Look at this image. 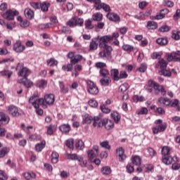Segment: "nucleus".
<instances>
[{
  "instance_id": "nucleus-1",
  "label": "nucleus",
  "mask_w": 180,
  "mask_h": 180,
  "mask_svg": "<svg viewBox=\"0 0 180 180\" xmlns=\"http://www.w3.org/2000/svg\"><path fill=\"white\" fill-rule=\"evenodd\" d=\"M29 103L36 109V113L38 114L39 116H42L44 111L43 109L40 108V105H44V98H40L39 92L35 91L34 93L32 96L30 98Z\"/></svg>"
},
{
  "instance_id": "nucleus-2",
  "label": "nucleus",
  "mask_w": 180,
  "mask_h": 180,
  "mask_svg": "<svg viewBox=\"0 0 180 180\" xmlns=\"http://www.w3.org/2000/svg\"><path fill=\"white\" fill-rule=\"evenodd\" d=\"M155 127L152 128L153 134H158V133H164L165 130H167V122H162V120H156L155 121Z\"/></svg>"
},
{
  "instance_id": "nucleus-3",
  "label": "nucleus",
  "mask_w": 180,
  "mask_h": 180,
  "mask_svg": "<svg viewBox=\"0 0 180 180\" xmlns=\"http://www.w3.org/2000/svg\"><path fill=\"white\" fill-rule=\"evenodd\" d=\"M112 51H113L112 46H105L104 50L99 52L98 56L101 58L110 60V58H112Z\"/></svg>"
},
{
  "instance_id": "nucleus-4",
  "label": "nucleus",
  "mask_w": 180,
  "mask_h": 180,
  "mask_svg": "<svg viewBox=\"0 0 180 180\" xmlns=\"http://www.w3.org/2000/svg\"><path fill=\"white\" fill-rule=\"evenodd\" d=\"M2 16L7 20H14L15 16H19V12L18 10L8 9L2 14Z\"/></svg>"
},
{
  "instance_id": "nucleus-5",
  "label": "nucleus",
  "mask_w": 180,
  "mask_h": 180,
  "mask_svg": "<svg viewBox=\"0 0 180 180\" xmlns=\"http://www.w3.org/2000/svg\"><path fill=\"white\" fill-rule=\"evenodd\" d=\"M87 91L91 95H98L99 94V89L91 80L87 81Z\"/></svg>"
},
{
  "instance_id": "nucleus-6",
  "label": "nucleus",
  "mask_w": 180,
  "mask_h": 180,
  "mask_svg": "<svg viewBox=\"0 0 180 180\" xmlns=\"http://www.w3.org/2000/svg\"><path fill=\"white\" fill-rule=\"evenodd\" d=\"M112 40V36L110 35H105L101 37H99V47L101 49H105V47H109L108 46V43H109Z\"/></svg>"
},
{
  "instance_id": "nucleus-7",
  "label": "nucleus",
  "mask_w": 180,
  "mask_h": 180,
  "mask_svg": "<svg viewBox=\"0 0 180 180\" xmlns=\"http://www.w3.org/2000/svg\"><path fill=\"white\" fill-rule=\"evenodd\" d=\"M149 85H151V86H153V89L155 91H158V92H160L162 95H165L166 91L165 89H164V86L155 83L153 80H149Z\"/></svg>"
},
{
  "instance_id": "nucleus-8",
  "label": "nucleus",
  "mask_w": 180,
  "mask_h": 180,
  "mask_svg": "<svg viewBox=\"0 0 180 180\" xmlns=\"http://www.w3.org/2000/svg\"><path fill=\"white\" fill-rule=\"evenodd\" d=\"M116 154L120 162H124L127 158V156L124 154V150L122 147L116 149Z\"/></svg>"
},
{
  "instance_id": "nucleus-9",
  "label": "nucleus",
  "mask_w": 180,
  "mask_h": 180,
  "mask_svg": "<svg viewBox=\"0 0 180 180\" xmlns=\"http://www.w3.org/2000/svg\"><path fill=\"white\" fill-rule=\"evenodd\" d=\"M98 46H99V37L91 39L89 44V51H95V50H98Z\"/></svg>"
},
{
  "instance_id": "nucleus-10",
  "label": "nucleus",
  "mask_w": 180,
  "mask_h": 180,
  "mask_svg": "<svg viewBox=\"0 0 180 180\" xmlns=\"http://www.w3.org/2000/svg\"><path fill=\"white\" fill-rule=\"evenodd\" d=\"M6 109L8 113L14 117H16L20 115V113H19V110L18 109V107L15 105H9L6 108Z\"/></svg>"
},
{
  "instance_id": "nucleus-11",
  "label": "nucleus",
  "mask_w": 180,
  "mask_h": 180,
  "mask_svg": "<svg viewBox=\"0 0 180 180\" xmlns=\"http://www.w3.org/2000/svg\"><path fill=\"white\" fill-rule=\"evenodd\" d=\"M26 49V46L25 45L22 44V41H17L13 46V50L16 53H23L25 50Z\"/></svg>"
},
{
  "instance_id": "nucleus-12",
  "label": "nucleus",
  "mask_w": 180,
  "mask_h": 180,
  "mask_svg": "<svg viewBox=\"0 0 180 180\" xmlns=\"http://www.w3.org/2000/svg\"><path fill=\"white\" fill-rule=\"evenodd\" d=\"M162 162L163 164H165V165H170V164H172L173 162H179V160L176 156H169L162 158Z\"/></svg>"
},
{
  "instance_id": "nucleus-13",
  "label": "nucleus",
  "mask_w": 180,
  "mask_h": 180,
  "mask_svg": "<svg viewBox=\"0 0 180 180\" xmlns=\"http://www.w3.org/2000/svg\"><path fill=\"white\" fill-rule=\"evenodd\" d=\"M103 126H104L106 130H112V129L115 127V123L113 121L108 118H105L103 120Z\"/></svg>"
},
{
  "instance_id": "nucleus-14",
  "label": "nucleus",
  "mask_w": 180,
  "mask_h": 180,
  "mask_svg": "<svg viewBox=\"0 0 180 180\" xmlns=\"http://www.w3.org/2000/svg\"><path fill=\"white\" fill-rule=\"evenodd\" d=\"M106 18L111 22H120V16L116 13H108L106 14Z\"/></svg>"
},
{
  "instance_id": "nucleus-15",
  "label": "nucleus",
  "mask_w": 180,
  "mask_h": 180,
  "mask_svg": "<svg viewBox=\"0 0 180 180\" xmlns=\"http://www.w3.org/2000/svg\"><path fill=\"white\" fill-rule=\"evenodd\" d=\"M94 127H103V120L101 119V117H94L92 120Z\"/></svg>"
},
{
  "instance_id": "nucleus-16",
  "label": "nucleus",
  "mask_w": 180,
  "mask_h": 180,
  "mask_svg": "<svg viewBox=\"0 0 180 180\" xmlns=\"http://www.w3.org/2000/svg\"><path fill=\"white\" fill-rule=\"evenodd\" d=\"M11 118H9V116L6 115L4 112H0V123L2 124H8Z\"/></svg>"
},
{
  "instance_id": "nucleus-17",
  "label": "nucleus",
  "mask_w": 180,
  "mask_h": 180,
  "mask_svg": "<svg viewBox=\"0 0 180 180\" xmlns=\"http://www.w3.org/2000/svg\"><path fill=\"white\" fill-rule=\"evenodd\" d=\"M32 73V71L27 68H22L21 70L18 72L19 77H23V78H27L29 75Z\"/></svg>"
},
{
  "instance_id": "nucleus-18",
  "label": "nucleus",
  "mask_w": 180,
  "mask_h": 180,
  "mask_svg": "<svg viewBox=\"0 0 180 180\" xmlns=\"http://www.w3.org/2000/svg\"><path fill=\"white\" fill-rule=\"evenodd\" d=\"M44 101H45L47 105H53V103H54V101H56V98L53 94H46L44 96Z\"/></svg>"
},
{
  "instance_id": "nucleus-19",
  "label": "nucleus",
  "mask_w": 180,
  "mask_h": 180,
  "mask_svg": "<svg viewBox=\"0 0 180 180\" xmlns=\"http://www.w3.org/2000/svg\"><path fill=\"white\" fill-rule=\"evenodd\" d=\"M24 15L27 19H30V20L34 18V11L30 8H27L24 11Z\"/></svg>"
},
{
  "instance_id": "nucleus-20",
  "label": "nucleus",
  "mask_w": 180,
  "mask_h": 180,
  "mask_svg": "<svg viewBox=\"0 0 180 180\" xmlns=\"http://www.w3.org/2000/svg\"><path fill=\"white\" fill-rule=\"evenodd\" d=\"M94 117L89 114L82 115V124H91L92 123Z\"/></svg>"
},
{
  "instance_id": "nucleus-21",
  "label": "nucleus",
  "mask_w": 180,
  "mask_h": 180,
  "mask_svg": "<svg viewBox=\"0 0 180 180\" xmlns=\"http://www.w3.org/2000/svg\"><path fill=\"white\" fill-rule=\"evenodd\" d=\"M167 65H168V62L165 61L164 59H160L155 67L156 68L160 67L161 70H167Z\"/></svg>"
},
{
  "instance_id": "nucleus-22",
  "label": "nucleus",
  "mask_w": 180,
  "mask_h": 180,
  "mask_svg": "<svg viewBox=\"0 0 180 180\" xmlns=\"http://www.w3.org/2000/svg\"><path fill=\"white\" fill-rule=\"evenodd\" d=\"M158 103H161V105H164L165 106H169L171 105V100L168 98H160L158 99Z\"/></svg>"
},
{
  "instance_id": "nucleus-23",
  "label": "nucleus",
  "mask_w": 180,
  "mask_h": 180,
  "mask_svg": "<svg viewBox=\"0 0 180 180\" xmlns=\"http://www.w3.org/2000/svg\"><path fill=\"white\" fill-rule=\"evenodd\" d=\"M46 64L49 67H56V65H58V60L54 58H51L46 60Z\"/></svg>"
},
{
  "instance_id": "nucleus-24",
  "label": "nucleus",
  "mask_w": 180,
  "mask_h": 180,
  "mask_svg": "<svg viewBox=\"0 0 180 180\" xmlns=\"http://www.w3.org/2000/svg\"><path fill=\"white\" fill-rule=\"evenodd\" d=\"M40 9L42 12H49V8H50L51 4L49 2L44 1L40 3Z\"/></svg>"
},
{
  "instance_id": "nucleus-25",
  "label": "nucleus",
  "mask_w": 180,
  "mask_h": 180,
  "mask_svg": "<svg viewBox=\"0 0 180 180\" xmlns=\"http://www.w3.org/2000/svg\"><path fill=\"white\" fill-rule=\"evenodd\" d=\"M23 176L26 180L35 179L36 174L34 172H25L23 174Z\"/></svg>"
},
{
  "instance_id": "nucleus-26",
  "label": "nucleus",
  "mask_w": 180,
  "mask_h": 180,
  "mask_svg": "<svg viewBox=\"0 0 180 180\" xmlns=\"http://www.w3.org/2000/svg\"><path fill=\"white\" fill-rule=\"evenodd\" d=\"M82 60H85L82 56L76 55L75 56L74 58L70 60V63L75 65V64H77V63H79V61H82Z\"/></svg>"
},
{
  "instance_id": "nucleus-27",
  "label": "nucleus",
  "mask_w": 180,
  "mask_h": 180,
  "mask_svg": "<svg viewBox=\"0 0 180 180\" xmlns=\"http://www.w3.org/2000/svg\"><path fill=\"white\" fill-rule=\"evenodd\" d=\"M111 77L114 81H119V70L117 69H112L110 70Z\"/></svg>"
},
{
  "instance_id": "nucleus-28",
  "label": "nucleus",
  "mask_w": 180,
  "mask_h": 180,
  "mask_svg": "<svg viewBox=\"0 0 180 180\" xmlns=\"http://www.w3.org/2000/svg\"><path fill=\"white\" fill-rule=\"evenodd\" d=\"M103 175H110L112 174V169L109 166L103 167L101 169Z\"/></svg>"
},
{
  "instance_id": "nucleus-29",
  "label": "nucleus",
  "mask_w": 180,
  "mask_h": 180,
  "mask_svg": "<svg viewBox=\"0 0 180 180\" xmlns=\"http://www.w3.org/2000/svg\"><path fill=\"white\" fill-rule=\"evenodd\" d=\"M112 82V80H110V77H104L101 79H100V83L101 85H103L104 86H108L109 84Z\"/></svg>"
},
{
  "instance_id": "nucleus-30",
  "label": "nucleus",
  "mask_w": 180,
  "mask_h": 180,
  "mask_svg": "<svg viewBox=\"0 0 180 180\" xmlns=\"http://www.w3.org/2000/svg\"><path fill=\"white\" fill-rule=\"evenodd\" d=\"M62 133H68L71 130V127L68 124H63L59 127Z\"/></svg>"
},
{
  "instance_id": "nucleus-31",
  "label": "nucleus",
  "mask_w": 180,
  "mask_h": 180,
  "mask_svg": "<svg viewBox=\"0 0 180 180\" xmlns=\"http://www.w3.org/2000/svg\"><path fill=\"white\" fill-rule=\"evenodd\" d=\"M74 64H72V63H68L66 65H63L62 66V70L63 71H67L68 72H71V71H72V68H74Z\"/></svg>"
},
{
  "instance_id": "nucleus-32",
  "label": "nucleus",
  "mask_w": 180,
  "mask_h": 180,
  "mask_svg": "<svg viewBox=\"0 0 180 180\" xmlns=\"http://www.w3.org/2000/svg\"><path fill=\"white\" fill-rule=\"evenodd\" d=\"M92 19L95 22H101V20H102V19H103V15L101 13H96L93 14Z\"/></svg>"
},
{
  "instance_id": "nucleus-33",
  "label": "nucleus",
  "mask_w": 180,
  "mask_h": 180,
  "mask_svg": "<svg viewBox=\"0 0 180 180\" xmlns=\"http://www.w3.org/2000/svg\"><path fill=\"white\" fill-rule=\"evenodd\" d=\"M51 162L52 164H57L58 162V158L60 157V155H58V153L53 151L51 154Z\"/></svg>"
},
{
  "instance_id": "nucleus-34",
  "label": "nucleus",
  "mask_w": 180,
  "mask_h": 180,
  "mask_svg": "<svg viewBox=\"0 0 180 180\" xmlns=\"http://www.w3.org/2000/svg\"><path fill=\"white\" fill-rule=\"evenodd\" d=\"M156 43L159 46H167L168 44V39H167V38H158L156 40Z\"/></svg>"
},
{
  "instance_id": "nucleus-35",
  "label": "nucleus",
  "mask_w": 180,
  "mask_h": 180,
  "mask_svg": "<svg viewBox=\"0 0 180 180\" xmlns=\"http://www.w3.org/2000/svg\"><path fill=\"white\" fill-rule=\"evenodd\" d=\"M77 161L79 162V165H80V167H82V168H86V165L88 164V161L84 160V158L79 156Z\"/></svg>"
},
{
  "instance_id": "nucleus-36",
  "label": "nucleus",
  "mask_w": 180,
  "mask_h": 180,
  "mask_svg": "<svg viewBox=\"0 0 180 180\" xmlns=\"http://www.w3.org/2000/svg\"><path fill=\"white\" fill-rule=\"evenodd\" d=\"M111 117L113 119V120L115 122V123H119L120 122V114L119 112L114 111L111 113Z\"/></svg>"
},
{
  "instance_id": "nucleus-37",
  "label": "nucleus",
  "mask_w": 180,
  "mask_h": 180,
  "mask_svg": "<svg viewBox=\"0 0 180 180\" xmlns=\"http://www.w3.org/2000/svg\"><path fill=\"white\" fill-rule=\"evenodd\" d=\"M59 87H60L61 94H68V91H70V89H68V87H65L63 82H59Z\"/></svg>"
},
{
  "instance_id": "nucleus-38",
  "label": "nucleus",
  "mask_w": 180,
  "mask_h": 180,
  "mask_svg": "<svg viewBox=\"0 0 180 180\" xmlns=\"http://www.w3.org/2000/svg\"><path fill=\"white\" fill-rule=\"evenodd\" d=\"M13 74V72L9 70H4L0 72V75H1V77H8V78H11Z\"/></svg>"
},
{
  "instance_id": "nucleus-39",
  "label": "nucleus",
  "mask_w": 180,
  "mask_h": 180,
  "mask_svg": "<svg viewBox=\"0 0 180 180\" xmlns=\"http://www.w3.org/2000/svg\"><path fill=\"white\" fill-rule=\"evenodd\" d=\"M68 23H84V19L78 18V17H72Z\"/></svg>"
},
{
  "instance_id": "nucleus-40",
  "label": "nucleus",
  "mask_w": 180,
  "mask_h": 180,
  "mask_svg": "<svg viewBox=\"0 0 180 180\" xmlns=\"http://www.w3.org/2000/svg\"><path fill=\"white\" fill-rule=\"evenodd\" d=\"M100 146L102 148H105V150H110L111 148L110 144H109V141H103L100 142Z\"/></svg>"
},
{
  "instance_id": "nucleus-41",
  "label": "nucleus",
  "mask_w": 180,
  "mask_h": 180,
  "mask_svg": "<svg viewBox=\"0 0 180 180\" xmlns=\"http://www.w3.org/2000/svg\"><path fill=\"white\" fill-rule=\"evenodd\" d=\"M23 85H25V86H26V88H32V86H33V83L32 81H30L29 79L25 78L22 79V81Z\"/></svg>"
},
{
  "instance_id": "nucleus-42",
  "label": "nucleus",
  "mask_w": 180,
  "mask_h": 180,
  "mask_svg": "<svg viewBox=\"0 0 180 180\" xmlns=\"http://www.w3.org/2000/svg\"><path fill=\"white\" fill-rule=\"evenodd\" d=\"M44 147H46V141H42L41 143H38L35 146V150L38 153H40L41 150L44 148Z\"/></svg>"
},
{
  "instance_id": "nucleus-43",
  "label": "nucleus",
  "mask_w": 180,
  "mask_h": 180,
  "mask_svg": "<svg viewBox=\"0 0 180 180\" xmlns=\"http://www.w3.org/2000/svg\"><path fill=\"white\" fill-rule=\"evenodd\" d=\"M132 163L134 165H141V158L139 156L136 155L132 158Z\"/></svg>"
},
{
  "instance_id": "nucleus-44",
  "label": "nucleus",
  "mask_w": 180,
  "mask_h": 180,
  "mask_svg": "<svg viewBox=\"0 0 180 180\" xmlns=\"http://www.w3.org/2000/svg\"><path fill=\"white\" fill-rule=\"evenodd\" d=\"M161 153L163 155H169L171 153V148H169V146H163Z\"/></svg>"
},
{
  "instance_id": "nucleus-45",
  "label": "nucleus",
  "mask_w": 180,
  "mask_h": 180,
  "mask_svg": "<svg viewBox=\"0 0 180 180\" xmlns=\"http://www.w3.org/2000/svg\"><path fill=\"white\" fill-rule=\"evenodd\" d=\"M87 155L90 160H94V158H96L99 155H97L94 150H89L87 151Z\"/></svg>"
},
{
  "instance_id": "nucleus-46",
  "label": "nucleus",
  "mask_w": 180,
  "mask_h": 180,
  "mask_svg": "<svg viewBox=\"0 0 180 180\" xmlns=\"http://www.w3.org/2000/svg\"><path fill=\"white\" fill-rule=\"evenodd\" d=\"M122 50H124V51H128V52H131L133 51L134 46L130 45V44H124L122 46Z\"/></svg>"
},
{
  "instance_id": "nucleus-47",
  "label": "nucleus",
  "mask_w": 180,
  "mask_h": 180,
  "mask_svg": "<svg viewBox=\"0 0 180 180\" xmlns=\"http://www.w3.org/2000/svg\"><path fill=\"white\" fill-rule=\"evenodd\" d=\"M133 101L135 102V103H137V102H144L145 99H144V96H138V95H135L133 96L132 98Z\"/></svg>"
},
{
  "instance_id": "nucleus-48",
  "label": "nucleus",
  "mask_w": 180,
  "mask_h": 180,
  "mask_svg": "<svg viewBox=\"0 0 180 180\" xmlns=\"http://www.w3.org/2000/svg\"><path fill=\"white\" fill-rule=\"evenodd\" d=\"M37 86H39L40 89H44L47 86V82L45 80H39L37 84Z\"/></svg>"
},
{
  "instance_id": "nucleus-49",
  "label": "nucleus",
  "mask_w": 180,
  "mask_h": 180,
  "mask_svg": "<svg viewBox=\"0 0 180 180\" xmlns=\"http://www.w3.org/2000/svg\"><path fill=\"white\" fill-rule=\"evenodd\" d=\"M94 8H96V11H101L102 9V3L101 0H94Z\"/></svg>"
},
{
  "instance_id": "nucleus-50",
  "label": "nucleus",
  "mask_w": 180,
  "mask_h": 180,
  "mask_svg": "<svg viewBox=\"0 0 180 180\" xmlns=\"http://www.w3.org/2000/svg\"><path fill=\"white\" fill-rule=\"evenodd\" d=\"M67 157H68V160H72V161H77L79 156L76 153H73V154L68 153Z\"/></svg>"
},
{
  "instance_id": "nucleus-51",
  "label": "nucleus",
  "mask_w": 180,
  "mask_h": 180,
  "mask_svg": "<svg viewBox=\"0 0 180 180\" xmlns=\"http://www.w3.org/2000/svg\"><path fill=\"white\" fill-rule=\"evenodd\" d=\"M66 147L70 148V150H74V139H70L66 141Z\"/></svg>"
},
{
  "instance_id": "nucleus-52",
  "label": "nucleus",
  "mask_w": 180,
  "mask_h": 180,
  "mask_svg": "<svg viewBox=\"0 0 180 180\" xmlns=\"http://www.w3.org/2000/svg\"><path fill=\"white\" fill-rule=\"evenodd\" d=\"M75 147L77 150H84V141L82 140H79L76 143H75Z\"/></svg>"
},
{
  "instance_id": "nucleus-53",
  "label": "nucleus",
  "mask_w": 180,
  "mask_h": 180,
  "mask_svg": "<svg viewBox=\"0 0 180 180\" xmlns=\"http://www.w3.org/2000/svg\"><path fill=\"white\" fill-rule=\"evenodd\" d=\"M160 75H163L164 77H171L172 73L171 71L167 70L166 69H162L159 72Z\"/></svg>"
},
{
  "instance_id": "nucleus-54",
  "label": "nucleus",
  "mask_w": 180,
  "mask_h": 180,
  "mask_svg": "<svg viewBox=\"0 0 180 180\" xmlns=\"http://www.w3.org/2000/svg\"><path fill=\"white\" fill-rule=\"evenodd\" d=\"M130 88V86L129 85V84L127 83H124L123 84H122L121 86H120L119 87V91H120V92H126V91Z\"/></svg>"
},
{
  "instance_id": "nucleus-55",
  "label": "nucleus",
  "mask_w": 180,
  "mask_h": 180,
  "mask_svg": "<svg viewBox=\"0 0 180 180\" xmlns=\"http://www.w3.org/2000/svg\"><path fill=\"white\" fill-rule=\"evenodd\" d=\"M172 39H174V40H180V31H173Z\"/></svg>"
},
{
  "instance_id": "nucleus-56",
  "label": "nucleus",
  "mask_w": 180,
  "mask_h": 180,
  "mask_svg": "<svg viewBox=\"0 0 180 180\" xmlns=\"http://www.w3.org/2000/svg\"><path fill=\"white\" fill-rule=\"evenodd\" d=\"M22 129L27 133V134H30L31 131L33 130V126H28L27 127H25V124H21Z\"/></svg>"
},
{
  "instance_id": "nucleus-57",
  "label": "nucleus",
  "mask_w": 180,
  "mask_h": 180,
  "mask_svg": "<svg viewBox=\"0 0 180 180\" xmlns=\"http://www.w3.org/2000/svg\"><path fill=\"white\" fill-rule=\"evenodd\" d=\"M9 153V148H3L0 150V158H4L6 154Z\"/></svg>"
},
{
  "instance_id": "nucleus-58",
  "label": "nucleus",
  "mask_w": 180,
  "mask_h": 180,
  "mask_svg": "<svg viewBox=\"0 0 180 180\" xmlns=\"http://www.w3.org/2000/svg\"><path fill=\"white\" fill-rule=\"evenodd\" d=\"M146 27L149 30H154L155 29H158V25L157 23H148Z\"/></svg>"
},
{
  "instance_id": "nucleus-59",
  "label": "nucleus",
  "mask_w": 180,
  "mask_h": 180,
  "mask_svg": "<svg viewBox=\"0 0 180 180\" xmlns=\"http://www.w3.org/2000/svg\"><path fill=\"white\" fill-rule=\"evenodd\" d=\"M38 27L41 30H44V29H49V27H51V24L40 23L38 25Z\"/></svg>"
},
{
  "instance_id": "nucleus-60",
  "label": "nucleus",
  "mask_w": 180,
  "mask_h": 180,
  "mask_svg": "<svg viewBox=\"0 0 180 180\" xmlns=\"http://www.w3.org/2000/svg\"><path fill=\"white\" fill-rule=\"evenodd\" d=\"M88 103L91 108H96L98 106V101L94 98L90 99Z\"/></svg>"
},
{
  "instance_id": "nucleus-61",
  "label": "nucleus",
  "mask_w": 180,
  "mask_h": 180,
  "mask_svg": "<svg viewBox=\"0 0 180 180\" xmlns=\"http://www.w3.org/2000/svg\"><path fill=\"white\" fill-rule=\"evenodd\" d=\"M100 75L103 77H108L109 75V70L107 69H100L99 71Z\"/></svg>"
},
{
  "instance_id": "nucleus-62",
  "label": "nucleus",
  "mask_w": 180,
  "mask_h": 180,
  "mask_svg": "<svg viewBox=\"0 0 180 180\" xmlns=\"http://www.w3.org/2000/svg\"><path fill=\"white\" fill-rule=\"evenodd\" d=\"M101 9L107 12L108 13H110V6L108 5L105 3L102 4Z\"/></svg>"
},
{
  "instance_id": "nucleus-63",
  "label": "nucleus",
  "mask_w": 180,
  "mask_h": 180,
  "mask_svg": "<svg viewBox=\"0 0 180 180\" xmlns=\"http://www.w3.org/2000/svg\"><path fill=\"white\" fill-rule=\"evenodd\" d=\"M148 113V110L147 108H142L141 110L136 111V115H147Z\"/></svg>"
},
{
  "instance_id": "nucleus-64",
  "label": "nucleus",
  "mask_w": 180,
  "mask_h": 180,
  "mask_svg": "<svg viewBox=\"0 0 180 180\" xmlns=\"http://www.w3.org/2000/svg\"><path fill=\"white\" fill-rule=\"evenodd\" d=\"M41 3H37V2H31L30 3V6H32L34 9L37 10L40 9V5Z\"/></svg>"
}]
</instances>
